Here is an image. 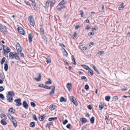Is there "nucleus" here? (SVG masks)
<instances>
[{"mask_svg": "<svg viewBox=\"0 0 130 130\" xmlns=\"http://www.w3.org/2000/svg\"><path fill=\"white\" fill-rule=\"evenodd\" d=\"M14 93L12 91H9L6 95L7 101L10 102H12L13 100L12 97L14 96Z\"/></svg>", "mask_w": 130, "mask_h": 130, "instance_id": "1", "label": "nucleus"}, {"mask_svg": "<svg viewBox=\"0 0 130 130\" xmlns=\"http://www.w3.org/2000/svg\"><path fill=\"white\" fill-rule=\"evenodd\" d=\"M16 47L18 54H20L22 52V49L21 48L20 44L17 43L16 45Z\"/></svg>", "mask_w": 130, "mask_h": 130, "instance_id": "2", "label": "nucleus"}, {"mask_svg": "<svg viewBox=\"0 0 130 130\" xmlns=\"http://www.w3.org/2000/svg\"><path fill=\"white\" fill-rule=\"evenodd\" d=\"M21 99L20 98H18L14 100V102L17 103L16 105L17 106H19L22 105L21 103Z\"/></svg>", "mask_w": 130, "mask_h": 130, "instance_id": "3", "label": "nucleus"}, {"mask_svg": "<svg viewBox=\"0 0 130 130\" xmlns=\"http://www.w3.org/2000/svg\"><path fill=\"white\" fill-rule=\"evenodd\" d=\"M70 99L71 101L76 106H77L78 103L75 98L73 96H70Z\"/></svg>", "mask_w": 130, "mask_h": 130, "instance_id": "4", "label": "nucleus"}, {"mask_svg": "<svg viewBox=\"0 0 130 130\" xmlns=\"http://www.w3.org/2000/svg\"><path fill=\"white\" fill-rule=\"evenodd\" d=\"M0 31L1 32L5 34V33L7 31L6 26H5V28H4L3 25L1 24H0Z\"/></svg>", "mask_w": 130, "mask_h": 130, "instance_id": "5", "label": "nucleus"}, {"mask_svg": "<svg viewBox=\"0 0 130 130\" xmlns=\"http://www.w3.org/2000/svg\"><path fill=\"white\" fill-rule=\"evenodd\" d=\"M28 21L29 22L30 24L32 26H34V19L33 18V16L30 15L28 18Z\"/></svg>", "mask_w": 130, "mask_h": 130, "instance_id": "6", "label": "nucleus"}, {"mask_svg": "<svg viewBox=\"0 0 130 130\" xmlns=\"http://www.w3.org/2000/svg\"><path fill=\"white\" fill-rule=\"evenodd\" d=\"M17 30L19 33L21 34L24 35L25 32L23 29L20 27H18L17 28Z\"/></svg>", "mask_w": 130, "mask_h": 130, "instance_id": "7", "label": "nucleus"}, {"mask_svg": "<svg viewBox=\"0 0 130 130\" xmlns=\"http://www.w3.org/2000/svg\"><path fill=\"white\" fill-rule=\"evenodd\" d=\"M34 37V35L33 33L31 32L28 35V39L29 42L30 43L32 41V38Z\"/></svg>", "mask_w": 130, "mask_h": 130, "instance_id": "8", "label": "nucleus"}, {"mask_svg": "<svg viewBox=\"0 0 130 130\" xmlns=\"http://www.w3.org/2000/svg\"><path fill=\"white\" fill-rule=\"evenodd\" d=\"M23 106L26 109H28V105L25 101H24L23 102Z\"/></svg>", "mask_w": 130, "mask_h": 130, "instance_id": "9", "label": "nucleus"}, {"mask_svg": "<svg viewBox=\"0 0 130 130\" xmlns=\"http://www.w3.org/2000/svg\"><path fill=\"white\" fill-rule=\"evenodd\" d=\"M57 106L54 105H51L49 107V108L51 110H54L56 108Z\"/></svg>", "mask_w": 130, "mask_h": 130, "instance_id": "10", "label": "nucleus"}, {"mask_svg": "<svg viewBox=\"0 0 130 130\" xmlns=\"http://www.w3.org/2000/svg\"><path fill=\"white\" fill-rule=\"evenodd\" d=\"M80 120L82 124H84L87 122V119L85 118H81L80 119Z\"/></svg>", "mask_w": 130, "mask_h": 130, "instance_id": "11", "label": "nucleus"}, {"mask_svg": "<svg viewBox=\"0 0 130 130\" xmlns=\"http://www.w3.org/2000/svg\"><path fill=\"white\" fill-rule=\"evenodd\" d=\"M8 111L10 113H14L15 112V110L13 108H10Z\"/></svg>", "mask_w": 130, "mask_h": 130, "instance_id": "12", "label": "nucleus"}, {"mask_svg": "<svg viewBox=\"0 0 130 130\" xmlns=\"http://www.w3.org/2000/svg\"><path fill=\"white\" fill-rule=\"evenodd\" d=\"M40 31L41 34L42 35L44 34V32L43 28L41 25H40Z\"/></svg>", "mask_w": 130, "mask_h": 130, "instance_id": "13", "label": "nucleus"}, {"mask_svg": "<svg viewBox=\"0 0 130 130\" xmlns=\"http://www.w3.org/2000/svg\"><path fill=\"white\" fill-rule=\"evenodd\" d=\"M45 115H43L39 118V120L41 121H43L45 118Z\"/></svg>", "mask_w": 130, "mask_h": 130, "instance_id": "14", "label": "nucleus"}, {"mask_svg": "<svg viewBox=\"0 0 130 130\" xmlns=\"http://www.w3.org/2000/svg\"><path fill=\"white\" fill-rule=\"evenodd\" d=\"M67 87L69 91H70L72 88V85L70 83H68L67 84Z\"/></svg>", "mask_w": 130, "mask_h": 130, "instance_id": "15", "label": "nucleus"}, {"mask_svg": "<svg viewBox=\"0 0 130 130\" xmlns=\"http://www.w3.org/2000/svg\"><path fill=\"white\" fill-rule=\"evenodd\" d=\"M42 38L44 40V42L46 44H47V41L46 37L45 35L44 34L42 35Z\"/></svg>", "mask_w": 130, "mask_h": 130, "instance_id": "16", "label": "nucleus"}, {"mask_svg": "<svg viewBox=\"0 0 130 130\" xmlns=\"http://www.w3.org/2000/svg\"><path fill=\"white\" fill-rule=\"evenodd\" d=\"M50 7L51 9L52 7V5H54L55 3V0H51Z\"/></svg>", "mask_w": 130, "mask_h": 130, "instance_id": "17", "label": "nucleus"}, {"mask_svg": "<svg viewBox=\"0 0 130 130\" xmlns=\"http://www.w3.org/2000/svg\"><path fill=\"white\" fill-rule=\"evenodd\" d=\"M38 75L39 76L38 78H35V79L38 81H40L41 77V75L40 73H39Z\"/></svg>", "mask_w": 130, "mask_h": 130, "instance_id": "18", "label": "nucleus"}, {"mask_svg": "<svg viewBox=\"0 0 130 130\" xmlns=\"http://www.w3.org/2000/svg\"><path fill=\"white\" fill-rule=\"evenodd\" d=\"M9 58L10 59H13L15 57L13 54L12 52H11L9 53Z\"/></svg>", "mask_w": 130, "mask_h": 130, "instance_id": "19", "label": "nucleus"}, {"mask_svg": "<svg viewBox=\"0 0 130 130\" xmlns=\"http://www.w3.org/2000/svg\"><path fill=\"white\" fill-rule=\"evenodd\" d=\"M5 119H3L1 121V123L3 125H5L7 124V122L5 121Z\"/></svg>", "mask_w": 130, "mask_h": 130, "instance_id": "20", "label": "nucleus"}, {"mask_svg": "<svg viewBox=\"0 0 130 130\" xmlns=\"http://www.w3.org/2000/svg\"><path fill=\"white\" fill-rule=\"evenodd\" d=\"M60 101L61 102H66L67 101V99L63 96H61L60 99Z\"/></svg>", "mask_w": 130, "mask_h": 130, "instance_id": "21", "label": "nucleus"}, {"mask_svg": "<svg viewBox=\"0 0 130 130\" xmlns=\"http://www.w3.org/2000/svg\"><path fill=\"white\" fill-rule=\"evenodd\" d=\"M99 109L100 110H101L103 109L104 107V104L103 103H100L99 105Z\"/></svg>", "mask_w": 130, "mask_h": 130, "instance_id": "22", "label": "nucleus"}, {"mask_svg": "<svg viewBox=\"0 0 130 130\" xmlns=\"http://www.w3.org/2000/svg\"><path fill=\"white\" fill-rule=\"evenodd\" d=\"M66 0H62L58 4V5L59 6L64 4L66 2Z\"/></svg>", "mask_w": 130, "mask_h": 130, "instance_id": "23", "label": "nucleus"}, {"mask_svg": "<svg viewBox=\"0 0 130 130\" xmlns=\"http://www.w3.org/2000/svg\"><path fill=\"white\" fill-rule=\"evenodd\" d=\"M52 83V80L50 78H48V81L45 82V84H49V85L51 84Z\"/></svg>", "mask_w": 130, "mask_h": 130, "instance_id": "24", "label": "nucleus"}, {"mask_svg": "<svg viewBox=\"0 0 130 130\" xmlns=\"http://www.w3.org/2000/svg\"><path fill=\"white\" fill-rule=\"evenodd\" d=\"M1 117L3 119L6 120L7 119V117L6 116L4 113H1Z\"/></svg>", "mask_w": 130, "mask_h": 130, "instance_id": "25", "label": "nucleus"}, {"mask_svg": "<svg viewBox=\"0 0 130 130\" xmlns=\"http://www.w3.org/2000/svg\"><path fill=\"white\" fill-rule=\"evenodd\" d=\"M81 66L83 68H84L85 69H86V70H89L90 69V68L89 67L86 65H81Z\"/></svg>", "mask_w": 130, "mask_h": 130, "instance_id": "26", "label": "nucleus"}, {"mask_svg": "<svg viewBox=\"0 0 130 130\" xmlns=\"http://www.w3.org/2000/svg\"><path fill=\"white\" fill-rule=\"evenodd\" d=\"M88 73H89L91 76H92L93 74V71L90 69L88 71Z\"/></svg>", "mask_w": 130, "mask_h": 130, "instance_id": "27", "label": "nucleus"}, {"mask_svg": "<svg viewBox=\"0 0 130 130\" xmlns=\"http://www.w3.org/2000/svg\"><path fill=\"white\" fill-rule=\"evenodd\" d=\"M35 122H31L30 124V126L31 127H34L35 126Z\"/></svg>", "mask_w": 130, "mask_h": 130, "instance_id": "28", "label": "nucleus"}, {"mask_svg": "<svg viewBox=\"0 0 130 130\" xmlns=\"http://www.w3.org/2000/svg\"><path fill=\"white\" fill-rule=\"evenodd\" d=\"M57 119V117H51L49 118L48 119V120L49 121H51L53 120H56Z\"/></svg>", "mask_w": 130, "mask_h": 130, "instance_id": "29", "label": "nucleus"}, {"mask_svg": "<svg viewBox=\"0 0 130 130\" xmlns=\"http://www.w3.org/2000/svg\"><path fill=\"white\" fill-rule=\"evenodd\" d=\"M66 7V6H62L58 8L57 9L58 10L60 11L61 9L65 8Z\"/></svg>", "mask_w": 130, "mask_h": 130, "instance_id": "30", "label": "nucleus"}, {"mask_svg": "<svg viewBox=\"0 0 130 130\" xmlns=\"http://www.w3.org/2000/svg\"><path fill=\"white\" fill-rule=\"evenodd\" d=\"M93 68L98 74H100V73L98 70L96 69V67L94 65H93Z\"/></svg>", "mask_w": 130, "mask_h": 130, "instance_id": "31", "label": "nucleus"}, {"mask_svg": "<svg viewBox=\"0 0 130 130\" xmlns=\"http://www.w3.org/2000/svg\"><path fill=\"white\" fill-rule=\"evenodd\" d=\"M2 45L3 46V50L4 51V54L5 55V52H6V49H7L6 46L4 45Z\"/></svg>", "mask_w": 130, "mask_h": 130, "instance_id": "32", "label": "nucleus"}, {"mask_svg": "<svg viewBox=\"0 0 130 130\" xmlns=\"http://www.w3.org/2000/svg\"><path fill=\"white\" fill-rule=\"evenodd\" d=\"M6 115L8 118L10 120H11L12 119H13V117L9 113H7L6 114Z\"/></svg>", "mask_w": 130, "mask_h": 130, "instance_id": "33", "label": "nucleus"}, {"mask_svg": "<svg viewBox=\"0 0 130 130\" xmlns=\"http://www.w3.org/2000/svg\"><path fill=\"white\" fill-rule=\"evenodd\" d=\"M6 60V58L5 57H3L1 61V64L3 65L5 61Z\"/></svg>", "mask_w": 130, "mask_h": 130, "instance_id": "34", "label": "nucleus"}, {"mask_svg": "<svg viewBox=\"0 0 130 130\" xmlns=\"http://www.w3.org/2000/svg\"><path fill=\"white\" fill-rule=\"evenodd\" d=\"M24 3H25L27 5L30 7L31 6V5L28 1L25 0H24Z\"/></svg>", "mask_w": 130, "mask_h": 130, "instance_id": "35", "label": "nucleus"}, {"mask_svg": "<svg viewBox=\"0 0 130 130\" xmlns=\"http://www.w3.org/2000/svg\"><path fill=\"white\" fill-rule=\"evenodd\" d=\"M91 123L93 124L94 122V118L93 117H92L90 119V120Z\"/></svg>", "mask_w": 130, "mask_h": 130, "instance_id": "36", "label": "nucleus"}, {"mask_svg": "<svg viewBox=\"0 0 130 130\" xmlns=\"http://www.w3.org/2000/svg\"><path fill=\"white\" fill-rule=\"evenodd\" d=\"M4 69L5 71H7L8 70V64H4Z\"/></svg>", "mask_w": 130, "mask_h": 130, "instance_id": "37", "label": "nucleus"}, {"mask_svg": "<svg viewBox=\"0 0 130 130\" xmlns=\"http://www.w3.org/2000/svg\"><path fill=\"white\" fill-rule=\"evenodd\" d=\"M81 79H84L85 81V82H87L88 81V80L87 79L86 77L85 76H82L81 77Z\"/></svg>", "mask_w": 130, "mask_h": 130, "instance_id": "38", "label": "nucleus"}, {"mask_svg": "<svg viewBox=\"0 0 130 130\" xmlns=\"http://www.w3.org/2000/svg\"><path fill=\"white\" fill-rule=\"evenodd\" d=\"M123 3H122L121 4L119 7L118 8L119 9L121 10L122 9V8H123L124 7V6H123Z\"/></svg>", "mask_w": 130, "mask_h": 130, "instance_id": "39", "label": "nucleus"}, {"mask_svg": "<svg viewBox=\"0 0 130 130\" xmlns=\"http://www.w3.org/2000/svg\"><path fill=\"white\" fill-rule=\"evenodd\" d=\"M49 0H47V1L46 2L45 4V7L46 8H47L48 6L49 5Z\"/></svg>", "mask_w": 130, "mask_h": 130, "instance_id": "40", "label": "nucleus"}, {"mask_svg": "<svg viewBox=\"0 0 130 130\" xmlns=\"http://www.w3.org/2000/svg\"><path fill=\"white\" fill-rule=\"evenodd\" d=\"M118 99V98L117 96H114L113 97V101H116Z\"/></svg>", "mask_w": 130, "mask_h": 130, "instance_id": "41", "label": "nucleus"}, {"mask_svg": "<svg viewBox=\"0 0 130 130\" xmlns=\"http://www.w3.org/2000/svg\"><path fill=\"white\" fill-rule=\"evenodd\" d=\"M30 104L31 106L33 107H35L36 106V104L34 102H30Z\"/></svg>", "mask_w": 130, "mask_h": 130, "instance_id": "42", "label": "nucleus"}, {"mask_svg": "<svg viewBox=\"0 0 130 130\" xmlns=\"http://www.w3.org/2000/svg\"><path fill=\"white\" fill-rule=\"evenodd\" d=\"M4 96L2 93H0V98L2 100H4Z\"/></svg>", "mask_w": 130, "mask_h": 130, "instance_id": "43", "label": "nucleus"}, {"mask_svg": "<svg viewBox=\"0 0 130 130\" xmlns=\"http://www.w3.org/2000/svg\"><path fill=\"white\" fill-rule=\"evenodd\" d=\"M52 122H51L49 123H47L45 125V127H47L48 126H50L52 124Z\"/></svg>", "mask_w": 130, "mask_h": 130, "instance_id": "44", "label": "nucleus"}, {"mask_svg": "<svg viewBox=\"0 0 130 130\" xmlns=\"http://www.w3.org/2000/svg\"><path fill=\"white\" fill-rule=\"evenodd\" d=\"M32 118L33 119L35 120L36 121H37L38 120V119L37 118L35 114H34L32 116Z\"/></svg>", "mask_w": 130, "mask_h": 130, "instance_id": "45", "label": "nucleus"}, {"mask_svg": "<svg viewBox=\"0 0 130 130\" xmlns=\"http://www.w3.org/2000/svg\"><path fill=\"white\" fill-rule=\"evenodd\" d=\"M81 27L80 24H79V25H76L75 27V30H77L79 27Z\"/></svg>", "mask_w": 130, "mask_h": 130, "instance_id": "46", "label": "nucleus"}, {"mask_svg": "<svg viewBox=\"0 0 130 130\" xmlns=\"http://www.w3.org/2000/svg\"><path fill=\"white\" fill-rule=\"evenodd\" d=\"M110 99V97L109 95L106 96V101H109Z\"/></svg>", "mask_w": 130, "mask_h": 130, "instance_id": "47", "label": "nucleus"}, {"mask_svg": "<svg viewBox=\"0 0 130 130\" xmlns=\"http://www.w3.org/2000/svg\"><path fill=\"white\" fill-rule=\"evenodd\" d=\"M104 52L103 51H99L97 53V54L99 55H101L104 53Z\"/></svg>", "mask_w": 130, "mask_h": 130, "instance_id": "48", "label": "nucleus"}, {"mask_svg": "<svg viewBox=\"0 0 130 130\" xmlns=\"http://www.w3.org/2000/svg\"><path fill=\"white\" fill-rule=\"evenodd\" d=\"M11 51V50H10V49L9 48H7V49H6V52H5V54H6V53H8V52H10V51ZM5 55V56H6V55Z\"/></svg>", "mask_w": 130, "mask_h": 130, "instance_id": "49", "label": "nucleus"}, {"mask_svg": "<svg viewBox=\"0 0 130 130\" xmlns=\"http://www.w3.org/2000/svg\"><path fill=\"white\" fill-rule=\"evenodd\" d=\"M89 87L88 84H86L85 86V89L87 90L89 88Z\"/></svg>", "mask_w": 130, "mask_h": 130, "instance_id": "50", "label": "nucleus"}, {"mask_svg": "<svg viewBox=\"0 0 130 130\" xmlns=\"http://www.w3.org/2000/svg\"><path fill=\"white\" fill-rule=\"evenodd\" d=\"M21 117L23 118H25L26 117V114L25 113L24 114H21Z\"/></svg>", "mask_w": 130, "mask_h": 130, "instance_id": "51", "label": "nucleus"}, {"mask_svg": "<svg viewBox=\"0 0 130 130\" xmlns=\"http://www.w3.org/2000/svg\"><path fill=\"white\" fill-rule=\"evenodd\" d=\"M64 62L66 63V64L67 66H68L69 63L67 62V60L64 58H63Z\"/></svg>", "mask_w": 130, "mask_h": 130, "instance_id": "52", "label": "nucleus"}, {"mask_svg": "<svg viewBox=\"0 0 130 130\" xmlns=\"http://www.w3.org/2000/svg\"><path fill=\"white\" fill-rule=\"evenodd\" d=\"M98 29V28L96 26H94L93 27L91 28V30L92 31H93L94 30H96Z\"/></svg>", "mask_w": 130, "mask_h": 130, "instance_id": "53", "label": "nucleus"}, {"mask_svg": "<svg viewBox=\"0 0 130 130\" xmlns=\"http://www.w3.org/2000/svg\"><path fill=\"white\" fill-rule=\"evenodd\" d=\"M0 78L3 80H4L3 75L1 73H0Z\"/></svg>", "mask_w": 130, "mask_h": 130, "instance_id": "54", "label": "nucleus"}, {"mask_svg": "<svg viewBox=\"0 0 130 130\" xmlns=\"http://www.w3.org/2000/svg\"><path fill=\"white\" fill-rule=\"evenodd\" d=\"M94 34V32H90L88 33V36L93 35Z\"/></svg>", "mask_w": 130, "mask_h": 130, "instance_id": "55", "label": "nucleus"}, {"mask_svg": "<svg viewBox=\"0 0 130 130\" xmlns=\"http://www.w3.org/2000/svg\"><path fill=\"white\" fill-rule=\"evenodd\" d=\"M4 90V88L3 86H0V92L3 91Z\"/></svg>", "mask_w": 130, "mask_h": 130, "instance_id": "56", "label": "nucleus"}, {"mask_svg": "<svg viewBox=\"0 0 130 130\" xmlns=\"http://www.w3.org/2000/svg\"><path fill=\"white\" fill-rule=\"evenodd\" d=\"M16 60H17L19 61L20 60V59L19 57V56L18 55L17 56H16L15 57H14V58Z\"/></svg>", "mask_w": 130, "mask_h": 130, "instance_id": "57", "label": "nucleus"}, {"mask_svg": "<svg viewBox=\"0 0 130 130\" xmlns=\"http://www.w3.org/2000/svg\"><path fill=\"white\" fill-rule=\"evenodd\" d=\"M46 59L47 62V63H50L51 62V60L50 59L48 58H46Z\"/></svg>", "mask_w": 130, "mask_h": 130, "instance_id": "58", "label": "nucleus"}, {"mask_svg": "<svg viewBox=\"0 0 130 130\" xmlns=\"http://www.w3.org/2000/svg\"><path fill=\"white\" fill-rule=\"evenodd\" d=\"M68 122V120L67 119H65L64 121H63L62 123L63 124L65 125Z\"/></svg>", "mask_w": 130, "mask_h": 130, "instance_id": "59", "label": "nucleus"}, {"mask_svg": "<svg viewBox=\"0 0 130 130\" xmlns=\"http://www.w3.org/2000/svg\"><path fill=\"white\" fill-rule=\"evenodd\" d=\"M11 121V122L12 123H13L15 122H16V120L14 119H13H13H12L10 120Z\"/></svg>", "mask_w": 130, "mask_h": 130, "instance_id": "60", "label": "nucleus"}, {"mask_svg": "<svg viewBox=\"0 0 130 130\" xmlns=\"http://www.w3.org/2000/svg\"><path fill=\"white\" fill-rule=\"evenodd\" d=\"M54 90L53 89H52V90L51 91L50 93H49V95H50L51 94H53L54 93Z\"/></svg>", "mask_w": 130, "mask_h": 130, "instance_id": "61", "label": "nucleus"}, {"mask_svg": "<svg viewBox=\"0 0 130 130\" xmlns=\"http://www.w3.org/2000/svg\"><path fill=\"white\" fill-rule=\"evenodd\" d=\"M87 107H88V108L90 110H91L92 109V107L91 105H89Z\"/></svg>", "mask_w": 130, "mask_h": 130, "instance_id": "62", "label": "nucleus"}, {"mask_svg": "<svg viewBox=\"0 0 130 130\" xmlns=\"http://www.w3.org/2000/svg\"><path fill=\"white\" fill-rule=\"evenodd\" d=\"M71 126V124L70 123H69L66 126L68 128V129H70V126Z\"/></svg>", "mask_w": 130, "mask_h": 130, "instance_id": "63", "label": "nucleus"}, {"mask_svg": "<svg viewBox=\"0 0 130 130\" xmlns=\"http://www.w3.org/2000/svg\"><path fill=\"white\" fill-rule=\"evenodd\" d=\"M87 48V47H83L82 48V49L83 51H85L86 50Z\"/></svg>", "mask_w": 130, "mask_h": 130, "instance_id": "64", "label": "nucleus"}]
</instances>
